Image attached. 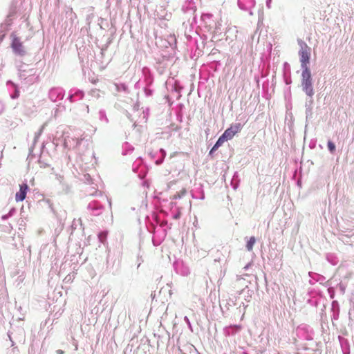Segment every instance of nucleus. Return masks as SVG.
<instances>
[{"instance_id": "10", "label": "nucleus", "mask_w": 354, "mask_h": 354, "mask_svg": "<svg viewBox=\"0 0 354 354\" xmlns=\"http://www.w3.org/2000/svg\"><path fill=\"white\" fill-rule=\"evenodd\" d=\"M18 96H19V93H15V96H13V97H17Z\"/></svg>"}, {"instance_id": "1", "label": "nucleus", "mask_w": 354, "mask_h": 354, "mask_svg": "<svg viewBox=\"0 0 354 354\" xmlns=\"http://www.w3.org/2000/svg\"><path fill=\"white\" fill-rule=\"evenodd\" d=\"M299 44L301 46V49L299 51L301 65L303 68L306 69L308 68L307 65L310 60V48L302 41H299Z\"/></svg>"}, {"instance_id": "5", "label": "nucleus", "mask_w": 354, "mask_h": 354, "mask_svg": "<svg viewBox=\"0 0 354 354\" xmlns=\"http://www.w3.org/2000/svg\"><path fill=\"white\" fill-rule=\"evenodd\" d=\"M28 190V185L26 183L19 185V191L15 194V200L17 202L23 201L27 194Z\"/></svg>"}, {"instance_id": "4", "label": "nucleus", "mask_w": 354, "mask_h": 354, "mask_svg": "<svg viewBox=\"0 0 354 354\" xmlns=\"http://www.w3.org/2000/svg\"><path fill=\"white\" fill-rule=\"evenodd\" d=\"M242 129V125L240 123L232 124L221 135L226 140H231L237 133Z\"/></svg>"}, {"instance_id": "3", "label": "nucleus", "mask_w": 354, "mask_h": 354, "mask_svg": "<svg viewBox=\"0 0 354 354\" xmlns=\"http://www.w3.org/2000/svg\"><path fill=\"white\" fill-rule=\"evenodd\" d=\"M12 37V43L11 47L15 52V53L23 56L25 55V50L23 46V43L20 41L19 37H18L15 33L11 35Z\"/></svg>"}, {"instance_id": "8", "label": "nucleus", "mask_w": 354, "mask_h": 354, "mask_svg": "<svg viewBox=\"0 0 354 354\" xmlns=\"http://www.w3.org/2000/svg\"><path fill=\"white\" fill-rule=\"evenodd\" d=\"M328 148L330 153H333L335 151V144L330 141H328Z\"/></svg>"}, {"instance_id": "2", "label": "nucleus", "mask_w": 354, "mask_h": 354, "mask_svg": "<svg viewBox=\"0 0 354 354\" xmlns=\"http://www.w3.org/2000/svg\"><path fill=\"white\" fill-rule=\"evenodd\" d=\"M302 85L304 90L307 95L311 96L313 94V90L311 82V75L310 71L308 68H306L302 72Z\"/></svg>"}, {"instance_id": "7", "label": "nucleus", "mask_w": 354, "mask_h": 354, "mask_svg": "<svg viewBox=\"0 0 354 354\" xmlns=\"http://www.w3.org/2000/svg\"><path fill=\"white\" fill-rule=\"evenodd\" d=\"M255 242H256L255 238L254 236L250 237V239H249V241H248V243L246 244V248H247L248 250H249V251L252 250V248H253V246H254Z\"/></svg>"}, {"instance_id": "6", "label": "nucleus", "mask_w": 354, "mask_h": 354, "mask_svg": "<svg viewBox=\"0 0 354 354\" xmlns=\"http://www.w3.org/2000/svg\"><path fill=\"white\" fill-rule=\"evenodd\" d=\"M225 141H227L222 136L219 137L215 145L213 146L212 149L209 151V153L211 154L213 151H216L218 147H220Z\"/></svg>"}, {"instance_id": "9", "label": "nucleus", "mask_w": 354, "mask_h": 354, "mask_svg": "<svg viewBox=\"0 0 354 354\" xmlns=\"http://www.w3.org/2000/svg\"><path fill=\"white\" fill-rule=\"evenodd\" d=\"M234 328H236V329H238V330H240V329L241 328V326H236H236H234Z\"/></svg>"}, {"instance_id": "11", "label": "nucleus", "mask_w": 354, "mask_h": 354, "mask_svg": "<svg viewBox=\"0 0 354 354\" xmlns=\"http://www.w3.org/2000/svg\"><path fill=\"white\" fill-rule=\"evenodd\" d=\"M57 353H59V354H62L63 351H57Z\"/></svg>"}]
</instances>
